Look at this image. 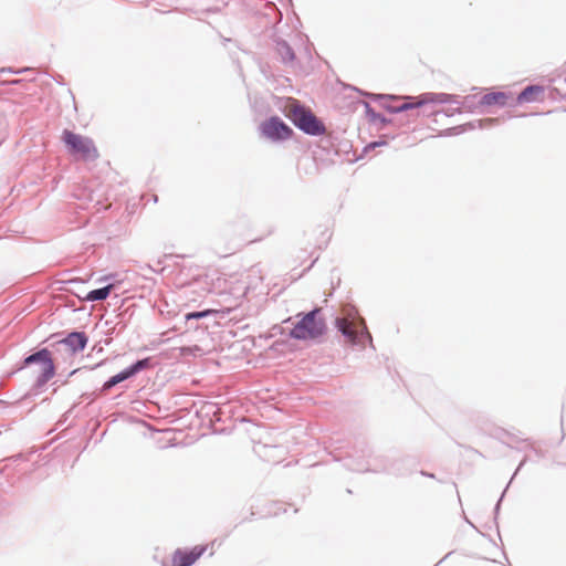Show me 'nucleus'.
<instances>
[{
	"mask_svg": "<svg viewBox=\"0 0 566 566\" xmlns=\"http://www.w3.org/2000/svg\"><path fill=\"white\" fill-rule=\"evenodd\" d=\"M286 115L295 126L308 135H323L326 132L324 124L297 101H291L285 107Z\"/></svg>",
	"mask_w": 566,
	"mask_h": 566,
	"instance_id": "obj_1",
	"label": "nucleus"
},
{
	"mask_svg": "<svg viewBox=\"0 0 566 566\" xmlns=\"http://www.w3.org/2000/svg\"><path fill=\"white\" fill-rule=\"evenodd\" d=\"M62 140L64 142L67 151L76 159L94 161L99 157V151L94 140L87 136L65 129L62 134Z\"/></svg>",
	"mask_w": 566,
	"mask_h": 566,
	"instance_id": "obj_2",
	"label": "nucleus"
},
{
	"mask_svg": "<svg viewBox=\"0 0 566 566\" xmlns=\"http://www.w3.org/2000/svg\"><path fill=\"white\" fill-rule=\"evenodd\" d=\"M321 311L314 310L303 316L293 327L291 335L296 339H315L325 333V321L319 316Z\"/></svg>",
	"mask_w": 566,
	"mask_h": 566,
	"instance_id": "obj_3",
	"label": "nucleus"
},
{
	"mask_svg": "<svg viewBox=\"0 0 566 566\" xmlns=\"http://www.w3.org/2000/svg\"><path fill=\"white\" fill-rule=\"evenodd\" d=\"M33 364L38 365V369L34 370L36 377V384L43 386L46 384L55 374V367L49 349L43 348L23 360V368L29 367Z\"/></svg>",
	"mask_w": 566,
	"mask_h": 566,
	"instance_id": "obj_4",
	"label": "nucleus"
},
{
	"mask_svg": "<svg viewBox=\"0 0 566 566\" xmlns=\"http://www.w3.org/2000/svg\"><path fill=\"white\" fill-rule=\"evenodd\" d=\"M337 327L347 339L355 344L360 343L364 337L365 324L360 317L348 314L337 319Z\"/></svg>",
	"mask_w": 566,
	"mask_h": 566,
	"instance_id": "obj_5",
	"label": "nucleus"
},
{
	"mask_svg": "<svg viewBox=\"0 0 566 566\" xmlns=\"http://www.w3.org/2000/svg\"><path fill=\"white\" fill-rule=\"evenodd\" d=\"M447 101L444 94L426 93L416 97H401L399 104L392 107L394 112H403L411 108H419L428 104H440Z\"/></svg>",
	"mask_w": 566,
	"mask_h": 566,
	"instance_id": "obj_6",
	"label": "nucleus"
},
{
	"mask_svg": "<svg viewBox=\"0 0 566 566\" xmlns=\"http://www.w3.org/2000/svg\"><path fill=\"white\" fill-rule=\"evenodd\" d=\"M261 133L264 137L277 142L289 139L293 130L279 117H271L262 123Z\"/></svg>",
	"mask_w": 566,
	"mask_h": 566,
	"instance_id": "obj_7",
	"label": "nucleus"
},
{
	"mask_svg": "<svg viewBox=\"0 0 566 566\" xmlns=\"http://www.w3.org/2000/svg\"><path fill=\"white\" fill-rule=\"evenodd\" d=\"M209 545H197L191 549H176L171 556V566H191L208 549Z\"/></svg>",
	"mask_w": 566,
	"mask_h": 566,
	"instance_id": "obj_8",
	"label": "nucleus"
},
{
	"mask_svg": "<svg viewBox=\"0 0 566 566\" xmlns=\"http://www.w3.org/2000/svg\"><path fill=\"white\" fill-rule=\"evenodd\" d=\"M87 344V337L84 333H71L60 342V345L70 354L82 352Z\"/></svg>",
	"mask_w": 566,
	"mask_h": 566,
	"instance_id": "obj_9",
	"label": "nucleus"
},
{
	"mask_svg": "<svg viewBox=\"0 0 566 566\" xmlns=\"http://www.w3.org/2000/svg\"><path fill=\"white\" fill-rule=\"evenodd\" d=\"M545 88L541 85H531L522 91L517 96L520 104L539 102L544 99Z\"/></svg>",
	"mask_w": 566,
	"mask_h": 566,
	"instance_id": "obj_10",
	"label": "nucleus"
},
{
	"mask_svg": "<svg viewBox=\"0 0 566 566\" xmlns=\"http://www.w3.org/2000/svg\"><path fill=\"white\" fill-rule=\"evenodd\" d=\"M511 96L505 92H490L482 96L481 104L504 106Z\"/></svg>",
	"mask_w": 566,
	"mask_h": 566,
	"instance_id": "obj_11",
	"label": "nucleus"
},
{
	"mask_svg": "<svg viewBox=\"0 0 566 566\" xmlns=\"http://www.w3.org/2000/svg\"><path fill=\"white\" fill-rule=\"evenodd\" d=\"M112 289H113V285L109 284L103 289L93 290L87 294L86 300H88V301L105 300L109 295Z\"/></svg>",
	"mask_w": 566,
	"mask_h": 566,
	"instance_id": "obj_12",
	"label": "nucleus"
},
{
	"mask_svg": "<svg viewBox=\"0 0 566 566\" xmlns=\"http://www.w3.org/2000/svg\"><path fill=\"white\" fill-rule=\"evenodd\" d=\"M130 376H133V374L128 368L127 370L122 371V373L113 376L109 380H107L104 385V388L109 389L113 386L119 384L120 381H124L125 379L129 378Z\"/></svg>",
	"mask_w": 566,
	"mask_h": 566,
	"instance_id": "obj_13",
	"label": "nucleus"
},
{
	"mask_svg": "<svg viewBox=\"0 0 566 566\" xmlns=\"http://www.w3.org/2000/svg\"><path fill=\"white\" fill-rule=\"evenodd\" d=\"M217 313H220V311H218V310H205V311H201V312H191V313L186 314L185 318H186V321L198 319V318H203V317H207L209 315L217 314Z\"/></svg>",
	"mask_w": 566,
	"mask_h": 566,
	"instance_id": "obj_14",
	"label": "nucleus"
},
{
	"mask_svg": "<svg viewBox=\"0 0 566 566\" xmlns=\"http://www.w3.org/2000/svg\"><path fill=\"white\" fill-rule=\"evenodd\" d=\"M279 51H280L281 55L283 56V59L290 60V61H292L294 59V53L287 44H285V43L280 44Z\"/></svg>",
	"mask_w": 566,
	"mask_h": 566,
	"instance_id": "obj_15",
	"label": "nucleus"
},
{
	"mask_svg": "<svg viewBox=\"0 0 566 566\" xmlns=\"http://www.w3.org/2000/svg\"><path fill=\"white\" fill-rule=\"evenodd\" d=\"M148 361L149 359L146 358V359H142V360H138L136 364H134L129 370L132 371V374H136L137 371L142 370L143 368L147 367L148 366Z\"/></svg>",
	"mask_w": 566,
	"mask_h": 566,
	"instance_id": "obj_16",
	"label": "nucleus"
},
{
	"mask_svg": "<svg viewBox=\"0 0 566 566\" xmlns=\"http://www.w3.org/2000/svg\"><path fill=\"white\" fill-rule=\"evenodd\" d=\"M223 314H229L230 313V308H227L224 311H222Z\"/></svg>",
	"mask_w": 566,
	"mask_h": 566,
	"instance_id": "obj_17",
	"label": "nucleus"
},
{
	"mask_svg": "<svg viewBox=\"0 0 566 566\" xmlns=\"http://www.w3.org/2000/svg\"><path fill=\"white\" fill-rule=\"evenodd\" d=\"M210 555H213V543H211V552Z\"/></svg>",
	"mask_w": 566,
	"mask_h": 566,
	"instance_id": "obj_18",
	"label": "nucleus"
}]
</instances>
